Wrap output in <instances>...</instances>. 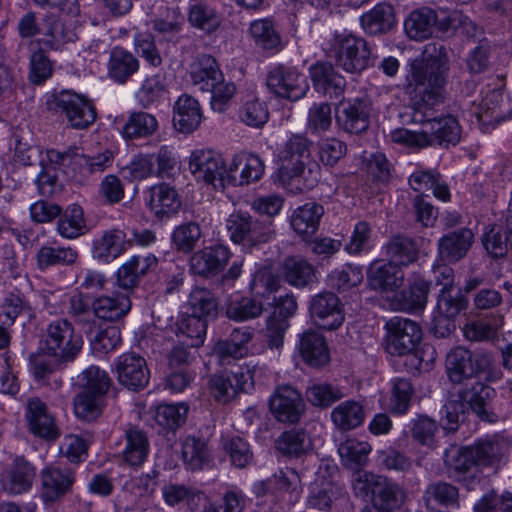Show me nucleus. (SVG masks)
I'll use <instances>...</instances> for the list:
<instances>
[{
	"mask_svg": "<svg viewBox=\"0 0 512 512\" xmlns=\"http://www.w3.org/2000/svg\"><path fill=\"white\" fill-rule=\"evenodd\" d=\"M311 147L312 141L306 136L294 134L277 149L276 176L290 193L310 191L320 181L321 166L312 156Z\"/></svg>",
	"mask_w": 512,
	"mask_h": 512,
	"instance_id": "obj_1",
	"label": "nucleus"
},
{
	"mask_svg": "<svg viewBox=\"0 0 512 512\" xmlns=\"http://www.w3.org/2000/svg\"><path fill=\"white\" fill-rule=\"evenodd\" d=\"M449 76V58L445 48L440 47L435 56L413 65L406 85L414 115L433 116L436 108L446 99Z\"/></svg>",
	"mask_w": 512,
	"mask_h": 512,
	"instance_id": "obj_2",
	"label": "nucleus"
},
{
	"mask_svg": "<svg viewBox=\"0 0 512 512\" xmlns=\"http://www.w3.org/2000/svg\"><path fill=\"white\" fill-rule=\"evenodd\" d=\"M415 122L421 123L419 130L399 128L391 132V139L394 143L413 149L427 147L456 146L461 139V126L456 117L446 115L432 117L426 115H413Z\"/></svg>",
	"mask_w": 512,
	"mask_h": 512,
	"instance_id": "obj_3",
	"label": "nucleus"
},
{
	"mask_svg": "<svg viewBox=\"0 0 512 512\" xmlns=\"http://www.w3.org/2000/svg\"><path fill=\"white\" fill-rule=\"evenodd\" d=\"M356 496L372 498V505L392 512L402 507L407 499L406 490L386 476L369 471H359L352 478Z\"/></svg>",
	"mask_w": 512,
	"mask_h": 512,
	"instance_id": "obj_4",
	"label": "nucleus"
},
{
	"mask_svg": "<svg viewBox=\"0 0 512 512\" xmlns=\"http://www.w3.org/2000/svg\"><path fill=\"white\" fill-rule=\"evenodd\" d=\"M82 335L71 322L59 318L45 328L41 340L43 353L57 364L73 362L83 348Z\"/></svg>",
	"mask_w": 512,
	"mask_h": 512,
	"instance_id": "obj_5",
	"label": "nucleus"
},
{
	"mask_svg": "<svg viewBox=\"0 0 512 512\" xmlns=\"http://www.w3.org/2000/svg\"><path fill=\"white\" fill-rule=\"evenodd\" d=\"M325 51L347 73H361L371 64L368 43L351 34L335 33L327 42Z\"/></svg>",
	"mask_w": 512,
	"mask_h": 512,
	"instance_id": "obj_6",
	"label": "nucleus"
},
{
	"mask_svg": "<svg viewBox=\"0 0 512 512\" xmlns=\"http://www.w3.org/2000/svg\"><path fill=\"white\" fill-rule=\"evenodd\" d=\"M493 362V356L489 352H472L463 346H457L452 348L446 356V373L452 383L462 384L466 380L487 372Z\"/></svg>",
	"mask_w": 512,
	"mask_h": 512,
	"instance_id": "obj_7",
	"label": "nucleus"
},
{
	"mask_svg": "<svg viewBox=\"0 0 512 512\" xmlns=\"http://www.w3.org/2000/svg\"><path fill=\"white\" fill-rule=\"evenodd\" d=\"M49 110L64 115L74 129H86L96 120V109L84 95L72 90L52 94L47 100Z\"/></svg>",
	"mask_w": 512,
	"mask_h": 512,
	"instance_id": "obj_8",
	"label": "nucleus"
},
{
	"mask_svg": "<svg viewBox=\"0 0 512 512\" xmlns=\"http://www.w3.org/2000/svg\"><path fill=\"white\" fill-rule=\"evenodd\" d=\"M189 171L196 181L223 189L227 184V166L221 154L209 148H199L191 152L188 161Z\"/></svg>",
	"mask_w": 512,
	"mask_h": 512,
	"instance_id": "obj_9",
	"label": "nucleus"
},
{
	"mask_svg": "<svg viewBox=\"0 0 512 512\" xmlns=\"http://www.w3.org/2000/svg\"><path fill=\"white\" fill-rule=\"evenodd\" d=\"M385 350L392 356H404L413 352L422 338L420 326L403 317H392L385 324Z\"/></svg>",
	"mask_w": 512,
	"mask_h": 512,
	"instance_id": "obj_10",
	"label": "nucleus"
},
{
	"mask_svg": "<svg viewBox=\"0 0 512 512\" xmlns=\"http://www.w3.org/2000/svg\"><path fill=\"white\" fill-rule=\"evenodd\" d=\"M266 84L270 92L290 100L302 98L309 89L307 78L293 66L279 64L267 74Z\"/></svg>",
	"mask_w": 512,
	"mask_h": 512,
	"instance_id": "obj_11",
	"label": "nucleus"
},
{
	"mask_svg": "<svg viewBox=\"0 0 512 512\" xmlns=\"http://www.w3.org/2000/svg\"><path fill=\"white\" fill-rule=\"evenodd\" d=\"M114 371L119 384L130 391L143 390L150 380L146 360L134 352L118 356L114 362Z\"/></svg>",
	"mask_w": 512,
	"mask_h": 512,
	"instance_id": "obj_12",
	"label": "nucleus"
},
{
	"mask_svg": "<svg viewBox=\"0 0 512 512\" xmlns=\"http://www.w3.org/2000/svg\"><path fill=\"white\" fill-rule=\"evenodd\" d=\"M274 418L281 423H296L305 410L301 394L290 385L278 386L269 399Z\"/></svg>",
	"mask_w": 512,
	"mask_h": 512,
	"instance_id": "obj_13",
	"label": "nucleus"
},
{
	"mask_svg": "<svg viewBox=\"0 0 512 512\" xmlns=\"http://www.w3.org/2000/svg\"><path fill=\"white\" fill-rule=\"evenodd\" d=\"M230 239L244 248H252L269 240V233L263 230L261 223L249 214L232 213L226 220Z\"/></svg>",
	"mask_w": 512,
	"mask_h": 512,
	"instance_id": "obj_14",
	"label": "nucleus"
},
{
	"mask_svg": "<svg viewBox=\"0 0 512 512\" xmlns=\"http://www.w3.org/2000/svg\"><path fill=\"white\" fill-rule=\"evenodd\" d=\"M40 496L45 504L60 501L72 491L75 473L67 467L48 466L41 471Z\"/></svg>",
	"mask_w": 512,
	"mask_h": 512,
	"instance_id": "obj_15",
	"label": "nucleus"
},
{
	"mask_svg": "<svg viewBox=\"0 0 512 512\" xmlns=\"http://www.w3.org/2000/svg\"><path fill=\"white\" fill-rule=\"evenodd\" d=\"M25 420L28 430L46 441H53L60 436L54 415L45 402L38 397L29 398L25 405Z\"/></svg>",
	"mask_w": 512,
	"mask_h": 512,
	"instance_id": "obj_16",
	"label": "nucleus"
},
{
	"mask_svg": "<svg viewBox=\"0 0 512 512\" xmlns=\"http://www.w3.org/2000/svg\"><path fill=\"white\" fill-rule=\"evenodd\" d=\"M162 408V433L165 431L162 447L165 446L169 455L166 467L172 469L179 460L178 449H174L177 446L176 431L186 422L189 407L185 403H178L165 404Z\"/></svg>",
	"mask_w": 512,
	"mask_h": 512,
	"instance_id": "obj_17",
	"label": "nucleus"
},
{
	"mask_svg": "<svg viewBox=\"0 0 512 512\" xmlns=\"http://www.w3.org/2000/svg\"><path fill=\"white\" fill-rule=\"evenodd\" d=\"M371 105L368 100L355 98L343 100L336 109V122L347 133L360 134L370 124Z\"/></svg>",
	"mask_w": 512,
	"mask_h": 512,
	"instance_id": "obj_18",
	"label": "nucleus"
},
{
	"mask_svg": "<svg viewBox=\"0 0 512 512\" xmlns=\"http://www.w3.org/2000/svg\"><path fill=\"white\" fill-rule=\"evenodd\" d=\"M309 312L314 323L322 329L335 330L344 321L341 302L332 292L315 295L310 301Z\"/></svg>",
	"mask_w": 512,
	"mask_h": 512,
	"instance_id": "obj_19",
	"label": "nucleus"
},
{
	"mask_svg": "<svg viewBox=\"0 0 512 512\" xmlns=\"http://www.w3.org/2000/svg\"><path fill=\"white\" fill-rule=\"evenodd\" d=\"M264 169V163L258 155L237 154L227 168V184L236 186L256 182L263 176Z\"/></svg>",
	"mask_w": 512,
	"mask_h": 512,
	"instance_id": "obj_20",
	"label": "nucleus"
},
{
	"mask_svg": "<svg viewBox=\"0 0 512 512\" xmlns=\"http://www.w3.org/2000/svg\"><path fill=\"white\" fill-rule=\"evenodd\" d=\"M35 479V468L24 458H16L1 474L0 482L4 492L20 495L28 492Z\"/></svg>",
	"mask_w": 512,
	"mask_h": 512,
	"instance_id": "obj_21",
	"label": "nucleus"
},
{
	"mask_svg": "<svg viewBox=\"0 0 512 512\" xmlns=\"http://www.w3.org/2000/svg\"><path fill=\"white\" fill-rule=\"evenodd\" d=\"M405 275L400 265L376 260L368 269V280L372 289L383 293L395 292L402 287Z\"/></svg>",
	"mask_w": 512,
	"mask_h": 512,
	"instance_id": "obj_22",
	"label": "nucleus"
},
{
	"mask_svg": "<svg viewBox=\"0 0 512 512\" xmlns=\"http://www.w3.org/2000/svg\"><path fill=\"white\" fill-rule=\"evenodd\" d=\"M167 329L174 332L179 341L187 347H200L205 340L207 320L196 315L182 313L171 318Z\"/></svg>",
	"mask_w": 512,
	"mask_h": 512,
	"instance_id": "obj_23",
	"label": "nucleus"
},
{
	"mask_svg": "<svg viewBox=\"0 0 512 512\" xmlns=\"http://www.w3.org/2000/svg\"><path fill=\"white\" fill-rule=\"evenodd\" d=\"M132 243L123 230H106L93 241V257L99 262L111 263L131 247Z\"/></svg>",
	"mask_w": 512,
	"mask_h": 512,
	"instance_id": "obj_24",
	"label": "nucleus"
},
{
	"mask_svg": "<svg viewBox=\"0 0 512 512\" xmlns=\"http://www.w3.org/2000/svg\"><path fill=\"white\" fill-rule=\"evenodd\" d=\"M95 316L105 321H117L125 317L131 309V300L126 292L112 291L97 296L92 302Z\"/></svg>",
	"mask_w": 512,
	"mask_h": 512,
	"instance_id": "obj_25",
	"label": "nucleus"
},
{
	"mask_svg": "<svg viewBox=\"0 0 512 512\" xmlns=\"http://www.w3.org/2000/svg\"><path fill=\"white\" fill-rule=\"evenodd\" d=\"M494 395L495 390L481 381H475L458 392V398L464 405H468L481 420L489 422L494 418L489 411V402Z\"/></svg>",
	"mask_w": 512,
	"mask_h": 512,
	"instance_id": "obj_26",
	"label": "nucleus"
},
{
	"mask_svg": "<svg viewBox=\"0 0 512 512\" xmlns=\"http://www.w3.org/2000/svg\"><path fill=\"white\" fill-rule=\"evenodd\" d=\"M75 31L67 26L60 18L50 14L43 18L42 36L38 44L49 50H60L64 45L74 42Z\"/></svg>",
	"mask_w": 512,
	"mask_h": 512,
	"instance_id": "obj_27",
	"label": "nucleus"
},
{
	"mask_svg": "<svg viewBox=\"0 0 512 512\" xmlns=\"http://www.w3.org/2000/svg\"><path fill=\"white\" fill-rule=\"evenodd\" d=\"M310 77L315 89L330 98L343 95L346 80L330 63H317L310 67Z\"/></svg>",
	"mask_w": 512,
	"mask_h": 512,
	"instance_id": "obj_28",
	"label": "nucleus"
},
{
	"mask_svg": "<svg viewBox=\"0 0 512 512\" xmlns=\"http://www.w3.org/2000/svg\"><path fill=\"white\" fill-rule=\"evenodd\" d=\"M202 112L196 99L188 95H182L174 105L173 126L184 134L195 131L201 124Z\"/></svg>",
	"mask_w": 512,
	"mask_h": 512,
	"instance_id": "obj_29",
	"label": "nucleus"
},
{
	"mask_svg": "<svg viewBox=\"0 0 512 512\" xmlns=\"http://www.w3.org/2000/svg\"><path fill=\"white\" fill-rule=\"evenodd\" d=\"M230 257L229 249L223 245L206 247L191 257V270L195 274L207 276L223 269Z\"/></svg>",
	"mask_w": 512,
	"mask_h": 512,
	"instance_id": "obj_30",
	"label": "nucleus"
},
{
	"mask_svg": "<svg viewBox=\"0 0 512 512\" xmlns=\"http://www.w3.org/2000/svg\"><path fill=\"white\" fill-rule=\"evenodd\" d=\"M299 351L303 360L312 367H322L330 361L326 340L317 331L307 330L302 333Z\"/></svg>",
	"mask_w": 512,
	"mask_h": 512,
	"instance_id": "obj_31",
	"label": "nucleus"
},
{
	"mask_svg": "<svg viewBox=\"0 0 512 512\" xmlns=\"http://www.w3.org/2000/svg\"><path fill=\"white\" fill-rule=\"evenodd\" d=\"M444 463L448 474L456 481H464L477 467L470 446L451 445L445 451Z\"/></svg>",
	"mask_w": 512,
	"mask_h": 512,
	"instance_id": "obj_32",
	"label": "nucleus"
},
{
	"mask_svg": "<svg viewBox=\"0 0 512 512\" xmlns=\"http://www.w3.org/2000/svg\"><path fill=\"white\" fill-rule=\"evenodd\" d=\"M189 76L195 87L206 92L222 80V71L214 57L201 55L191 65Z\"/></svg>",
	"mask_w": 512,
	"mask_h": 512,
	"instance_id": "obj_33",
	"label": "nucleus"
},
{
	"mask_svg": "<svg viewBox=\"0 0 512 512\" xmlns=\"http://www.w3.org/2000/svg\"><path fill=\"white\" fill-rule=\"evenodd\" d=\"M474 240V234L468 228L448 233L438 241L439 253L449 262H457L468 253Z\"/></svg>",
	"mask_w": 512,
	"mask_h": 512,
	"instance_id": "obj_34",
	"label": "nucleus"
},
{
	"mask_svg": "<svg viewBox=\"0 0 512 512\" xmlns=\"http://www.w3.org/2000/svg\"><path fill=\"white\" fill-rule=\"evenodd\" d=\"M324 207L316 202H307L295 209L291 215V226L302 237L313 236L319 227L324 215Z\"/></svg>",
	"mask_w": 512,
	"mask_h": 512,
	"instance_id": "obj_35",
	"label": "nucleus"
},
{
	"mask_svg": "<svg viewBox=\"0 0 512 512\" xmlns=\"http://www.w3.org/2000/svg\"><path fill=\"white\" fill-rule=\"evenodd\" d=\"M503 94L496 89L490 90L482 101L475 106L472 113L485 129L494 128L506 119L502 110Z\"/></svg>",
	"mask_w": 512,
	"mask_h": 512,
	"instance_id": "obj_36",
	"label": "nucleus"
},
{
	"mask_svg": "<svg viewBox=\"0 0 512 512\" xmlns=\"http://www.w3.org/2000/svg\"><path fill=\"white\" fill-rule=\"evenodd\" d=\"M428 292L429 283L422 278H416L408 289L394 296L391 305L395 310L404 312L423 310L426 306Z\"/></svg>",
	"mask_w": 512,
	"mask_h": 512,
	"instance_id": "obj_37",
	"label": "nucleus"
},
{
	"mask_svg": "<svg viewBox=\"0 0 512 512\" xmlns=\"http://www.w3.org/2000/svg\"><path fill=\"white\" fill-rule=\"evenodd\" d=\"M437 14L428 7L412 11L404 21L407 36L414 41H424L432 36Z\"/></svg>",
	"mask_w": 512,
	"mask_h": 512,
	"instance_id": "obj_38",
	"label": "nucleus"
},
{
	"mask_svg": "<svg viewBox=\"0 0 512 512\" xmlns=\"http://www.w3.org/2000/svg\"><path fill=\"white\" fill-rule=\"evenodd\" d=\"M361 27L371 35L383 34L395 25L394 8L387 3H379L360 17Z\"/></svg>",
	"mask_w": 512,
	"mask_h": 512,
	"instance_id": "obj_39",
	"label": "nucleus"
},
{
	"mask_svg": "<svg viewBox=\"0 0 512 512\" xmlns=\"http://www.w3.org/2000/svg\"><path fill=\"white\" fill-rule=\"evenodd\" d=\"M139 69V61L129 51L115 47L108 61V76L117 83L124 84Z\"/></svg>",
	"mask_w": 512,
	"mask_h": 512,
	"instance_id": "obj_40",
	"label": "nucleus"
},
{
	"mask_svg": "<svg viewBox=\"0 0 512 512\" xmlns=\"http://www.w3.org/2000/svg\"><path fill=\"white\" fill-rule=\"evenodd\" d=\"M371 450L372 447L368 442L359 441L355 438L346 439L338 448L343 465L355 471L353 476L366 466Z\"/></svg>",
	"mask_w": 512,
	"mask_h": 512,
	"instance_id": "obj_41",
	"label": "nucleus"
},
{
	"mask_svg": "<svg viewBox=\"0 0 512 512\" xmlns=\"http://www.w3.org/2000/svg\"><path fill=\"white\" fill-rule=\"evenodd\" d=\"M57 222V232L66 239H76L87 231L84 211L78 204L69 205L65 211L60 212Z\"/></svg>",
	"mask_w": 512,
	"mask_h": 512,
	"instance_id": "obj_42",
	"label": "nucleus"
},
{
	"mask_svg": "<svg viewBox=\"0 0 512 512\" xmlns=\"http://www.w3.org/2000/svg\"><path fill=\"white\" fill-rule=\"evenodd\" d=\"M365 419L363 406L354 400H347L336 406L331 412L333 424L343 431L359 427Z\"/></svg>",
	"mask_w": 512,
	"mask_h": 512,
	"instance_id": "obj_43",
	"label": "nucleus"
},
{
	"mask_svg": "<svg viewBox=\"0 0 512 512\" xmlns=\"http://www.w3.org/2000/svg\"><path fill=\"white\" fill-rule=\"evenodd\" d=\"M282 274L287 283L294 287H304L313 282V266L300 256L287 257L282 264Z\"/></svg>",
	"mask_w": 512,
	"mask_h": 512,
	"instance_id": "obj_44",
	"label": "nucleus"
},
{
	"mask_svg": "<svg viewBox=\"0 0 512 512\" xmlns=\"http://www.w3.org/2000/svg\"><path fill=\"white\" fill-rule=\"evenodd\" d=\"M261 301L249 296H232L226 304V316L237 322L258 318L263 313Z\"/></svg>",
	"mask_w": 512,
	"mask_h": 512,
	"instance_id": "obj_45",
	"label": "nucleus"
},
{
	"mask_svg": "<svg viewBox=\"0 0 512 512\" xmlns=\"http://www.w3.org/2000/svg\"><path fill=\"white\" fill-rule=\"evenodd\" d=\"M249 33L255 45L264 50H279L282 47L281 36L269 18L251 22Z\"/></svg>",
	"mask_w": 512,
	"mask_h": 512,
	"instance_id": "obj_46",
	"label": "nucleus"
},
{
	"mask_svg": "<svg viewBox=\"0 0 512 512\" xmlns=\"http://www.w3.org/2000/svg\"><path fill=\"white\" fill-rule=\"evenodd\" d=\"M477 466H492L498 463L508 450V443L499 438L477 441L470 446Z\"/></svg>",
	"mask_w": 512,
	"mask_h": 512,
	"instance_id": "obj_47",
	"label": "nucleus"
},
{
	"mask_svg": "<svg viewBox=\"0 0 512 512\" xmlns=\"http://www.w3.org/2000/svg\"><path fill=\"white\" fill-rule=\"evenodd\" d=\"M276 448L286 456L300 457L312 449L307 433L302 429L284 431L276 440Z\"/></svg>",
	"mask_w": 512,
	"mask_h": 512,
	"instance_id": "obj_48",
	"label": "nucleus"
},
{
	"mask_svg": "<svg viewBox=\"0 0 512 512\" xmlns=\"http://www.w3.org/2000/svg\"><path fill=\"white\" fill-rule=\"evenodd\" d=\"M125 437L124 461L131 466H140L149 453V443L146 435L138 428L131 427L126 430Z\"/></svg>",
	"mask_w": 512,
	"mask_h": 512,
	"instance_id": "obj_49",
	"label": "nucleus"
},
{
	"mask_svg": "<svg viewBox=\"0 0 512 512\" xmlns=\"http://www.w3.org/2000/svg\"><path fill=\"white\" fill-rule=\"evenodd\" d=\"M78 252L71 247H52L43 245L37 251V265L41 270L52 266H69L76 262Z\"/></svg>",
	"mask_w": 512,
	"mask_h": 512,
	"instance_id": "obj_50",
	"label": "nucleus"
},
{
	"mask_svg": "<svg viewBox=\"0 0 512 512\" xmlns=\"http://www.w3.org/2000/svg\"><path fill=\"white\" fill-rule=\"evenodd\" d=\"M423 500L427 508L433 504L441 506H455L459 502V491L454 485L437 481L429 484L424 491Z\"/></svg>",
	"mask_w": 512,
	"mask_h": 512,
	"instance_id": "obj_51",
	"label": "nucleus"
},
{
	"mask_svg": "<svg viewBox=\"0 0 512 512\" xmlns=\"http://www.w3.org/2000/svg\"><path fill=\"white\" fill-rule=\"evenodd\" d=\"M502 325V316H492L468 322L463 328V333L466 339L470 341H489L497 336Z\"/></svg>",
	"mask_w": 512,
	"mask_h": 512,
	"instance_id": "obj_52",
	"label": "nucleus"
},
{
	"mask_svg": "<svg viewBox=\"0 0 512 512\" xmlns=\"http://www.w3.org/2000/svg\"><path fill=\"white\" fill-rule=\"evenodd\" d=\"M181 456L191 470L201 469L209 462V450L203 439L188 436L181 443Z\"/></svg>",
	"mask_w": 512,
	"mask_h": 512,
	"instance_id": "obj_53",
	"label": "nucleus"
},
{
	"mask_svg": "<svg viewBox=\"0 0 512 512\" xmlns=\"http://www.w3.org/2000/svg\"><path fill=\"white\" fill-rule=\"evenodd\" d=\"M104 397L91 392L81 391L74 399V413L84 421L96 420L102 412Z\"/></svg>",
	"mask_w": 512,
	"mask_h": 512,
	"instance_id": "obj_54",
	"label": "nucleus"
},
{
	"mask_svg": "<svg viewBox=\"0 0 512 512\" xmlns=\"http://www.w3.org/2000/svg\"><path fill=\"white\" fill-rule=\"evenodd\" d=\"M110 377L106 371L91 365L78 376L81 391L105 396L110 387Z\"/></svg>",
	"mask_w": 512,
	"mask_h": 512,
	"instance_id": "obj_55",
	"label": "nucleus"
},
{
	"mask_svg": "<svg viewBox=\"0 0 512 512\" xmlns=\"http://www.w3.org/2000/svg\"><path fill=\"white\" fill-rule=\"evenodd\" d=\"M363 277L362 269L359 266L347 264L333 270L328 275V285L338 291H347L360 285Z\"/></svg>",
	"mask_w": 512,
	"mask_h": 512,
	"instance_id": "obj_56",
	"label": "nucleus"
},
{
	"mask_svg": "<svg viewBox=\"0 0 512 512\" xmlns=\"http://www.w3.org/2000/svg\"><path fill=\"white\" fill-rule=\"evenodd\" d=\"M158 127L157 119L145 112L132 114L122 128V134L125 138L133 139L146 137L156 131Z\"/></svg>",
	"mask_w": 512,
	"mask_h": 512,
	"instance_id": "obj_57",
	"label": "nucleus"
},
{
	"mask_svg": "<svg viewBox=\"0 0 512 512\" xmlns=\"http://www.w3.org/2000/svg\"><path fill=\"white\" fill-rule=\"evenodd\" d=\"M189 22L207 33L214 32L222 22L221 15L213 8L198 3L191 6L189 11Z\"/></svg>",
	"mask_w": 512,
	"mask_h": 512,
	"instance_id": "obj_58",
	"label": "nucleus"
},
{
	"mask_svg": "<svg viewBox=\"0 0 512 512\" xmlns=\"http://www.w3.org/2000/svg\"><path fill=\"white\" fill-rule=\"evenodd\" d=\"M239 118L247 126L261 128L268 121V107L258 98H248L239 109Z\"/></svg>",
	"mask_w": 512,
	"mask_h": 512,
	"instance_id": "obj_59",
	"label": "nucleus"
},
{
	"mask_svg": "<svg viewBox=\"0 0 512 512\" xmlns=\"http://www.w3.org/2000/svg\"><path fill=\"white\" fill-rule=\"evenodd\" d=\"M223 449L229 456L231 464L239 469L246 468L253 462V452L249 443L241 437H232L223 441Z\"/></svg>",
	"mask_w": 512,
	"mask_h": 512,
	"instance_id": "obj_60",
	"label": "nucleus"
},
{
	"mask_svg": "<svg viewBox=\"0 0 512 512\" xmlns=\"http://www.w3.org/2000/svg\"><path fill=\"white\" fill-rule=\"evenodd\" d=\"M75 172L82 177H88L96 173H102L112 165L113 155L110 151H105L96 156H87L78 153L75 157Z\"/></svg>",
	"mask_w": 512,
	"mask_h": 512,
	"instance_id": "obj_61",
	"label": "nucleus"
},
{
	"mask_svg": "<svg viewBox=\"0 0 512 512\" xmlns=\"http://www.w3.org/2000/svg\"><path fill=\"white\" fill-rule=\"evenodd\" d=\"M308 401L317 407L327 408L344 397L341 389L328 383H313L307 387Z\"/></svg>",
	"mask_w": 512,
	"mask_h": 512,
	"instance_id": "obj_62",
	"label": "nucleus"
},
{
	"mask_svg": "<svg viewBox=\"0 0 512 512\" xmlns=\"http://www.w3.org/2000/svg\"><path fill=\"white\" fill-rule=\"evenodd\" d=\"M438 429L437 422L426 415H419L411 420V436L422 446L435 447Z\"/></svg>",
	"mask_w": 512,
	"mask_h": 512,
	"instance_id": "obj_63",
	"label": "nucleus"
},
{
	"mask_svg": "<svg viewBox=\"0 0 512 512\" xmlns=\"http://www.w3.org/2000/svg\"><path fill=\"white\" fill-rule=\"evenodd\" d=\"M189 309L197 318L206 319L217 314V302L212 293L204 288H195L189 296Z\"/></svg>",
	"mask_w": 512,
	"mask_h": 512,
	"instance_id": "obj_64",
	"label": "nucleus"
}]
</instances>
